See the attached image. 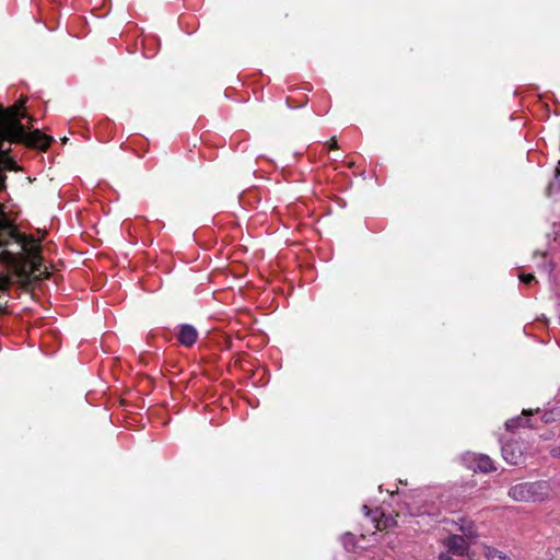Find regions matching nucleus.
<instances>
[{
  "mask_svg": "<svg viewBox=\"0 0 560 560\" xmlns=\"http://www.w3.org/2000/svg\"><path fill=\"white\" fill-rule=\"evenodd\" d=\"M11 244H16L24 255L3 249L0 261L12 269L19 279L27 281L31 273L42 272V246L33 236H27L7 224L0 229V247L5 248Z\"/></svg>",
  "mask_w": 560,
  "mask_h": 560,
  "instance_id": "obj_1",
  "label": "nucleus"
},
{
  "mask_svg": "<svg viewBox=\"0 0 560 560\" xmlns=\"http://www.w3.org/2000/svg\"><path fill=\"white\" fill-rule=\"evenodd\" d=\"M26 98L0 110V140H55L45 135L40 127L34 126L35 119L25 110Z\"/></svg>",
  "mask_w": 560,
  "mask_h": 560,
  "instance_id": "obj_2",
  "label": "nucleus"
},
{
  "mask_svg": "<svg viewBox=\"0 0 560 560\" xmlns=\"http://www.w3.org/2000/svg\"><path fill=\"white\" fill-rule=\"evenodd\" d=\"M549 483L545 480L522 482L510 488L509 495L515 501H544L549 495Z\"/></svg>",
  "mask_w": 560,
  "mask_h": 560,
  "instance_id": "obj_3",
  "label": "nucleus"
},
{
  "mask_svg": "<svg viewBox=\"0 0 560 560\" xmlns=\"http://www.w3.org/2000/svg\"><path fill=\"white\" fill-rule=\"evenodd\" d=\"M502 456L511 465H520L523 459L524 448L518 441H509L502 445Z\"/></svg>",
  "mask_w": 560,
  "mask_h": 560,
  "instance_id": "obj_4",
  "label": "nucleus"
},
{
  "mask_svg": "<svg viewBox=\"0 0 560 560\" xmlns=\"http://www.w3.org/2000/svg\"><path fill=\"white\" fill-rule=\"evenodd\" d=\"M198 338L197 329L189 324H182L177 327V339L180 345L191 347Z\"/></svg>",
  "mask_w": 560,
  "mask_h": 560,
  "instance_id": "obj_5",
  "label": "nucleus"
},
{
  "mask_svg": "<svg viewBox=\"0 0 560 560\" xmlns=\"http://www.w3.org/2000/svg\"><path fill=\"white\" fill-rule=\"evenodd\" d=\"M446 547L448 552H452L457 556H464L467 553L469 549V544L464 536L460 535H451L446 540Z\"/></svg>",
  "mask_w": 560,
  "mask_h": 560,
  "instance_id": "obj_6",
  "label": "nucleus"
},
{
  "mask_svg": "<svg viewBox=\"0 0 560 560\" xmlns=\"http://www.w3.org/2000/svg\"><path fill=\"white\" fill-rule=\"evenodd\" d=\"M534 413L533 410H523V417H515L505 422V428L508 431H513L521 427H528L532 428L533 424H530L529 416Z\"/></svg>",
  "mask_w": 560,
  "mask_h": 560,
  "instance_id": "obj_7",
  "label": "nucleus"
},
{
  "mask_svg": "<svg viewBox=\"0 0 560 560\" xmlns=\"http://www.w3.org/2000/svg\"><path fill=\"white\" fill-rule=\"evenodd\" d=\"M475 470H479L481 472H491L497 468L493 464V460L488 455H477L475 458Z\"/></svg>",
  "mask_w": 560,
  "mask_h": 560,
  "instance_id": "obj_8",
  "label": "nucleus"
},
{
  "mask_svg": "<svg viewBox=\"0 0 560 560\" xmlns=\"http://www.w3.org/2000/svg\"><path fill=\"white\" fill-rule=\"evenodd\" d=\"M13 161L4 154L3 142H0V190L5 188V175L2 173L3 168H12Z\"/></svg>",
  "mask_w": 560,
  "mask_h": 560,
  "instance_id": "obj_9",
  "label": "nucleus"
},
{
  "mask_svg": "<svg viewBox=\"0 0 560 560\" xmlns=\"http://www.w3.org/2000/svg\"><path fill=\"white\" fill-rule=\"evenodd\" d=\"M459 530L463 534L462 536H464L465 539H467L469 541H472L478 536L476 525L471 521L463 520L462 524L459 526Z\"/></svg>",
  "mask_w": 560,
  "mask_h": 560,
  "instance_id": "obj_10",
  "label": "nucleus"
},
{
  "mask_svg": "<svg viewBox=\"0 0 560 560\" xmlns=\"http://www.w3.org/2000/svg\"><path fill=\"white\" fill-rule=\"evenodd\" d=\"M340 541L348 552H355L358 542L354 534L350 532L345 533L343 535H341Z\"/></svg>",
  "mask_w": 560,
  "mask_h": 560,
  "instance_id": "obj_11",
  "label": "nucleus"
},
{
  "mask_svg": "<svg viewBox=\"0 0 560 560\" xmlns=\"http://www.w3.org/2000/svg\"><path fill=\"white\" fill-rule=\"evenodd\" d=\"M397 524L396 520L393 516H386L382 514L381 520L376 521V528L378 530H383L389 527H393Z\"/></svg>",
  "mask_w": 560,
  "mask_h": 560,
  "instance_id": "obj_12",
  "label": "nucleus"
},
{
  "mask_svg": "<svg viewBox=\"0 0 560 560\" xmlns=\"http://www.w3.org/2000/svg\"><path fill=\"white\" fill-rule=\"evenodd\" d=\"M487 560H504L506 557L501 551L489 548L486 552Z\"/></svg>",
  "mask_w": 560,
  "mask_h": 560,
  "instance_id": "obj_13",
  "label": "nucleus"
},
{
  "mask_svg": "<svg viewBox=\"0 0 560 560\" xmlns=\"http://www.w3.org/2000/svg\"><path fill=\"white\" fill-rule=\"evenodd\" d=\"M13 283L12 277L0 276V292H7Z\"/></svg>",
  "mask_w": 560,
  "mask_h": 560,
  "instance_id": "obj_14",
  "label": "nucleus"
},
{
  "mask_svg": "<svg viewBox=\"0 0 560 560\" xmlns=\"http://www.w3.org/2000/svg\"><path fill=\"white\" fill-rule=\"evenodd\" d=\"M24 143L27 144L30 148L38 149L40 151H46V150H48L51 142L44 141V142H24Z\"/></svg>",
  "mask_w": 560,
  "mask_h": 560,
  "instance_id": "obj_15",
  "label": "nucleus"
},
{
  "mask_svg": "<svg viewBox=\"0 0 560 560\" xmlns=\"http://www.w3.org/2000/svg\"><path fill=\"white\" fill-rule=\"evenodd\" d=\"M556 416H560V411L550 410L545 412L541 419L545 423H550L556 420Z\"/></svg>",
  "mask_w": 560,
  "mask_h": 560,
  "instance_id": "obj_16",
  "label": "nucleus"
},
{
  "mask_svg": "<svg viewBox=\"0 0 560 560\" xmlns=\"http://www.w3.org/2000/svg\"><path fill=\"white\" fill-rule=\"evenodd\" d=\"M518 278H520L521 282H523L525 284H532V283L537 282L535 276L532 273H522L518 276Z\"/></svg>",
  "mask_w": 560,
  "mask_h": 560,
  "instance_id": "obj_17",
  "label": "nucleus"
},
{
  "mask_svg": "<svg viewBox=\"0 0 560 560\" xmlns=\"http://www.w3.org/2000/svg\"><path fill=\"white\" fill-rule=\"evenodd\" d=\"M338 142L337 141H334V142H325V150L326 152H329L331 150H335V149H338Z\"/></svg>",
  "mask_w": 560,
  "mask_h": 560,
  "instance_id": "obj_18",
  "label": "nucleus"
},
{
  "mask_svg": "<svg viewBox=\"0 0 560 560\" xmlns=\"http://www.w3.org/2000/svg\"><path fill=\"white\" fill-rule=\"evenodd\" d=\"M544 269L548 270L549 276H552L555 264L552 261L548 262L547 265H544Z\"/></svg>",
  "mask_w": 560,
  "mask_h": 560,
  "instance_id": "obj_19",
  "label": "nucleus"
},
{
  "mask_svg": "<svg viewBox=\"0 0 560 560\" xmlns=\"http://www.w3.org/2000/svg\"><path fill=\"white\" fill-rule=\"evenodd\" d=\"M550 454H551L553 457H558V458H560V445H559V446L553 447V448L550 451Z\"/></svg>",
  "mask_w": 560,
  "mask_h": 560,
  "instance_id": "obj_20",
  "label": "nucleus"
},
{
  "mask_svg": "<svg viewBox=\"0 0 560 560\" xmlns=\"http://www.w3.org/2000/svg\"><path fill=\"white\" fill-rule=\"evenodd\" d=\"M131 151L135 153V155L142 156V153H140L137 149L132 148Z\"/></svg>",
  "mask_w": 560,
  "mask_h": 560,
  "instance_id": "obj_21",
  "label": "nucleus"
},
{
  "mask_svg": "<svg viewBox=\"0 0 560 560\" xmlns=\"http://www.w3.org/2000/svg\"><path fill=\"white\" fill-rule=\"evenodd\" d=\"M363 511L366 515H370L371 513V510L366 505H363Z\"/></svg>",
  "mask_w": 560,
  "mask_h": 560,
  "instance_id": "obj_22",
  "label": "nucleus"
},
{
  "mask_svg": "<svg viewBox=\"0 0 560 560\" xmlns=\"http://www.w3.org/2000/svg\"><path fill=\"white\" fill-rule=\"evenodd\" d=\"M59 140L66 141V140H69V138L67 136H63V137H60Z\"/></svg>",
  "mask_w": 560,
  "mask_h": 560,
  "instance_id": "obj_23",
  "label": "nucleus"
},
{
  "mask_svg": "<svg viewBox=\"0 0 560 560\" xmlns=\"http://www.w3.org/2000/svg\"><path fill=\"white\" fill-rule=\"evenodd\" d=\"M120 148H121L122 150H128V148L125 145V142H122V143L120 144Z\"/></svg>",
  "mask_w": 560,
  "mask_h": 560,
  "instance_id": "obj_24",
  "label": "nucleus"
},
{
  "mask_svg": "<svg viewBox=\"0 0 560 560\" xmlns=\"http://www.w3.org/2000/svg\"><path fill=\"white\" fill-rule=\"evenodd\" d=\"M329 140L335 141L337 140L335 136H332Z\"/></svg>",
  "mask_w": 560,
  "mask_h": 560,
  "instance_id": "obj_25",
  "label": "nucleus"
}]
</instances>
